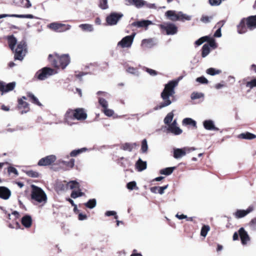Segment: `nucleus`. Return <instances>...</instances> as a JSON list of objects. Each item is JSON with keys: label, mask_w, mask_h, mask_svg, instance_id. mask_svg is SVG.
<instances>
[{"label": "nucleus", "mask_w": 256, "mask_h": 256, "mask_svg": "<svg viewBox=\"0 0 256 256\" xmlns=\"http://www.w3.org/2000/svg\"><path fill=\"white\" fill-rule=\"evenodd\" d=\"M105 215L107 216H114L115 219L118 218V216L116 215V212L115 211H107L105 213Z\"/></svg>", "instance_id": "nucleus-58"}, {"label": "nucleus", "mask_w": 256, "mask_h": 256, "mask_svg": "<svg viewBox=\"0 0 256 256\" xmlns=\"http://www.w3.org/2000/svg\"><path fill=\"white\" fill-rule=\"evenodd\" d=\"M84 204L87 208L92 209L96 206V200L94 198L90 199Z\"/></svg>", "instance_id": "nucleus-38"}, {"label": "nucleus", "mask_w": 256, "mask_h": 256, "mask_svg": "<svg viewBox=\"0 0 256 256\" xmlns=\"http://www.w3.org/2000/svg\"><path fill=\"white\" fill-rule=\"evenodd\" d=\"M56 160V156L54 154H51L42 158L40 160L38 164L40 166H46L54 163Z\"/></svg>", "instance_id": "nucleus-12"}, {"label": "nucleus", "mask_w": 256, "mask_h": 256, "mask_svg": "<svg viewBox=\"0 0 256 256\" xmlns=\"http://www.w3.org/2000/svg\"><path fill=\"white\" fill-rule=\"evenodd\" d=\"M31 198L38 204L44 205L47 202V196L45 192L40 188L32 185Z\"/></svg>", "instance_id": "nucleus-4"}, {"label": "nucleus", "mask_w": 256, "mask_h": 256, "mask_svg": "<svg viewBox=\"0 0 256 256\" xmlns=\"http://www.w3.org/2000/svg\"><path fill=\"white\" fill-rule=\"evenodd\" d=\"M27 96L30 98V100L34 104L38 106H42V104L39 102L38 98L32 92H28L26 93Z\"/></svg>", "instance_id": "nucleus-30"}, {"label": "nucleus", "mask_w": 256, "mask_h": 256, "mask_svg": "<svg viewBox=\"0 0 256 256\" xmlns=\"http://www.w3.org/2000/svg\"><path fill=\"white\" fill-rule=\"evenodd\" d=\"M204 96V94L202 92H192L191 94V98L192 100H196L203 98Z\"/></svg>", "instance_id": "nucleus-45"}, {"label": "nucleus", "mask_w": 256, "mask_h": 256, "mask_svg": "<svg viewBox=\"0 0 256 256\" xmlns=\"http://www.w3.org/2000/svg\"><path fill=\"white\" fill-rule=\"evenodd\" d=\"M136 143L130 144V143H125L122 146V148L124 150H128V152H130L136 146Z\"/></svg>", "instance_id": "nucleus-34"}, {"label": "nucleus", "mask_w": 256, "mask_h": 256, "mask_svg": "<svg viewBox=\"0 0 256 256\" xmlns=\"http://www.w3.org/2000/svg\"><path fill=\"white\" fill-rule=\"evenodd\" d=\"M14 52V59L22 60L27 52L26 42H20Z\"/></svg>", "instance_id": "nucleus-6"}, {"label": "nucleus", "mask_w": 256, "mask_h": 256, "mask_svg": "<svg viewBox=\"0 0 256 256\" xmlns=\"http://www.w3.org/2000/svg\"><path fill=\"white\" fill-rule=\"evenodd\" d=\"M196 81L201 84H207L208 82V80L204 76L198 78Z\"/></svg>", "instance_id": "nucleus-60"}, {"label": "nucleus", "mask_w": 256, "mask_h": 256, "mask_svg": "<svg viewBox=\"0 0 256 256\" xmlns=\"http://www.w3.org/2000/svg\"><path fill=\"white\" fill-rule=\"evenodd\" d=\"M160 26L166 31L167 34H174L177 32V27L173 24L166 23L160 24Z\"/></svg>", "instance_id": "nucleus-14"}, {"label": "nucleus", "mask_w": 256, "mask_h": 256, "mask_svg": "<svg viewBox=\"0 0 256 256\" xmlns=\"http://www.w3.org/2000/svg\"><path fill=\"white\" fill-rule=\"evenodd\" d=\"M209 42V46L212 47L213 48H216V44L215 42V41L214 39L210 40V38H208V40Z\"/></svg>", "instance_id": "nucleus-63"}, {"label": "nucleus", "mask_w": 256, "mask_h": 256, "mask_svg": "<svg viewBox=\"0 0 256 256\" xmlns=\"http://www.w3.org/2000/svg\"><path fill=\"white\" fill-rule=\"evenodd\" d=\"M209 230H210L209 226H203L201 230V232H200L201 236L204 237H206V234H208V232Z\"/></svg>", "instance_id": "nucleus-46"}, {"label": "nucleus", "mask_w": 256, "mask_h": 256, "mask_svg": "<svg viewBox=\"0 0 256 256\" xmlns=\"http://www.w3.org/2000/svg\"><path fill=\"white\" fill-rule=\"evenodd\" d=\"M146 162L142 160L141 158H139L136 164V168L138 172H142L146 168Z\"/></svg>", "instance_id": "nucleus-25"}, {"label": "nucleus", "mask_w": 256, "mask_h": 256, "mask_svg": "<svg viewBox=\"0 0 256 256\" xmlns=\"http://www.w3.org/2000/svg\"><path fill=\"white\" fill-rule=\"evenodd\" d=\"M182 123L186 125H192L193 126H196V122L190 118H184L182 120Z\"/></svg>", "instance_id": "nucleus-41"}, {"label": "nucleus", "mask_w": 256, "mask_h": 256, "mask_svg": "<svg viewBox=\"0 0 256 256\" xmlns=\"http://www.w3.org/2000/svg\"><path fill=\"white\" fill-rule=\"evenodd\" d=\"M209 37L208 36H206L200 38L196 41L195 44L197 46L201 45L204 42L207 41L208 40Z\"/></svg>", "instance_id": "nucleus-51"}, {"label": "nucleus", "mask_w": 256, "mask_h": 256, "mask_svg": "<svg viewBox=\"0 0 256 256\" xmlns=\"http://www.w3.org/2000/svg\"><path fill=\"white\" fill-rule=\"evenodd\" d=\"M8 172L9 174H14L16 176H18V172L17 170L12 166L8 167Z\"/></svg>", "instance_id": "nucleus-56"}, {"label": "nucleus", "mask_w": 256, "mask_h": 256, "mask_svg": "<svg viewBox=\"0 0 256 256\" xmlns=\"http://www.w3.org/2000/svg\"><path fill=\"white\" fill-rule=\"evenodd\" d=\"M135 34L130 36H128L124 37L118 43V46L122 48H130L134 41Z\"/></svg>", "instance_id": "nucleus-10"}, {"label": "nucleus", "mask_w": 256, "mask_h": 256, "mask_svg": "<svg viewBox=\"0 0 256 256\" xmlns=\"http://www.w3.org/2000/svg\"><path fill=\"white\" fill-rule=\"evenodd\" d=\"M99 6L102 10L107 9L108 8V0H100Z\"/></svg>", "instance_id": "nucleus-50"}, {"label": "nucleus", "mask_w": 256, "mask_h": 256, "mask_svg": "<svg viewBox=\"0 0 256 256\" xmlns=\"http://www.w3.org/2000/svg\"><path fill=\"white\" fill-rule=\"evenodd\" d=\"M168 130L174 135H179L182 132V130L177 126H168Z\"/></svg>", "instance_id": "nucleus-29"}, {"label": "nucleus", "mask_w": 256, "mask_h": 256, "mask_svg": "<svg viewBox=\"0 0 256 256\" xmlns=\"http://www.w3.org/2000/svg\"><path fill=\"white\" fill-rule=\"evenodd\" d=\"M73 190L71 194V197L73 198H76L78 197L82 196L84 194L80 192V190Z\"/></svg>", "instance_id": "nucleus-43"}, {"label": "nucleus", "mask_w": 256, "mask_h": 256, "mask_svg": "<svg viewBox=\"0 0 256 256\" xmlns=\"http://www.w3.org/2000/svg\"><path fill=\"white\" fill-rule=\"evenodd\" d=\"M6 40L10 48L12 50L14 51L15 46L17 43V39L13 35H11L7 36Z\"/></svg>", "instance_id": "nucleus-24"}, {"label": "nucleus", "mask_w": 256, "mask_h": 256, "mask_svg": "<svg viewBox=\"0 0 256 256\" xmlns=\"http://www.w3.org/2000/svg\"><path fill=\"white\" fill-rule=\"evenodd\" d=\"M238 32L240 34H244L246 32L244 20H242L240 24L238 26Z\"/></svg>", "instance_id": "nucleus-31"}, {"label": "nucleus", "mask_w": 256, "mask_h": 256, "mask_svg": "<svg viewBox=\"0 0 256 256\" xmlns=\"http://www.w3.org/2000/svg\"><path fill=\"white\" fill-rule=\"evenodd\" d=\"M181 79L182 78L180 77L177 80L170 81L165 85L164 88L161 94V96L164 102L154 107V110H156L161 109L171 104L172 102L170 100V96L174 94V88L178 85V81Z\"/></svg>", "instance_id": "nucleus-1"}, {"label": "nucleus", "mask_w": 256, "mask_h": 256, "mask_svg": "<svg viewBox=\"0 0 256 256\" xmlns=\"http://www.w3.org/2000/svg\"><path fill=\"white\" fill-rule=\"evenodd\" d=\"M26 174L32 178H38L39 176V174L37 172L32 170L26 171Z\"/></svg>", "instance_id": "nucleus-47"}, {"label": "nucleus", "mask_w": 256, "mask_h": 256, "mask_svg": "<svg viewBox=\"0 0 256 256\" xmlns=\"http://www.w3.org/2000/svg\"><path fill=\"white\" fill-rule=\"evenodd\" d=\"M246 86L252 88L254 86H256V79L252 80L250 82H248L246 83Z\"/></svg>", "instance_id": "nucleus-61"}, {"label": "nucleus", "mask_w": 256, "mask_h": 256, "mask_svg": "<svg viewBox=\"0 0 256 256\" xmlns=\"http://www.w3.org/2000/svg\"><path fill=\"white\" fill-rule=\"evenodd\" d=\"M103 112L104 114L108 116H111L114 114V110L108 108V107L104 108Z\"/></svg>", "instance_id": "nucleus-55"}, {"label": "nucleus", "mask_w": 256, "mask_h": 256, "mask_svg": "<svg viewBox=\"0 0 256 256\" xmlns=\"http://www.w3.org/2000/svg\"><path fill=\"white\" fill-rule=\"evenodd\" d=\"M238 138L246 140H252L256 138V135L249 132H246L240 134L238 136Z\"/></svg>", "instance_id": "nucleus-28"}, {"label": "nucleus", "mask_w": 256, "mask_h": 256, "mask_svg": "<svg viewBox=\"0 0 256 256\" xmlns=\"http://www.w3.org/2000/svg\"><path fill=\"white\" fill-rule=\"evenodd\" d=\"M174 169V167L166 168L160 170V173L161 174L168 176L170 174L173 172Z\"/></svg>", "instance_id": "nucleus-36"}, {"label": "nucleus", "mask_w": 256, "mask_h": 256, "mask_svg": "<svg viewBox=\"0 0 256 256\" xmlns=\"http://www.w3.org/2000/svg\"><path fill=\"white\" fill-rule=\"evenodd\" d=\"M11 194V192L9 189L4 186H0V198L8 200Z\"/></svg>", "instance_id": "nucleus-20"}, {"label": "nucleus", "mask_w": 256, "mask_h": 256, "mask_svg": "<svg viewBox=\"0 0 256 256\" xmlns=\"http://www.w3.org/2000/svg\"><path fill=\"white\" fill-rule=\"evenodd\" d=\"M168 187V185H166L164 186H154L150 188V192L152 193L156 194L158 193L160 194H162L164 193V191Z\"/></svg>", "instance_id": "nucleus-26"}, {"label": "nucleus", "mask_w": 256, "mask_h": 256, "mask_svg": "<svg viewBox=\"0 0 256 256\" xmlns=\"http://www.w3.org/2000/svg\"><path fill=\"white\" fill-rule=\"evenodd\" d=\"M6 17H14L18 18H34V16L31 14H0V19Z\"/></svg>", "instance_id": "nucleus-22"}, {"label": "nucleus", "mask_w": 256, "mask_h": 256, "mask_svg": "<svg viewBox=\"0 0 256 256\" xmlns=\"http://www.w3.org/2000/svg\"><path fill=\"white\" fill-rule=\"evenodd\" d=\"M86 148H82L76 150H74L70 152V155L71 156H76L83 152L86 151Z\"/></svg>", "instance_id": "nucleus-44"}, {"label": "nucleus", "mask_w": 256, "mask_h": 256, "mask_svg": "<svg viewBox=\"0 0 256 256\" xmlns=\"http://www.w3.org/2000/svg\"><path fill=\"white\" fill-rule=\"evenodd\" d=\"M246 22L247 26L250 30L256 28V15L248 17L246 20Z\"/></svg>", "instance_id": "nucleus-21"}, {"label": "nucleus", "mask_w": 256, "mask_h": 256, "mask_svg": "<svg viewBox=\"0 0 256 256\" xmlns=\"http://www.w3.org/2000/svg\"><path fill=\"white\" fill-rule=\"evenodd\" d=\"M165 15L169 20L172 21L190 20H191V16L186 15L182 12L168 10L165 13Z\"/></svg>", "instance_id": "nucleus-5"}, {"label": "nucleus", "mask_w": 256, "mask_h": 256, "mask_svg": "<svg viewBox=\"0 0 256 256\" xmlns=\"http://www.w3.org/2000/svg\"><path fill=\"white\" fill-rule=\"evenodd\" d=\"M238 234L240 238V240H248L249 236L248 232L243 228H241L238 230Z\"/></svg>", "instance_id": "nucleus-33"}, {"label": "nucleus", "mask_w": 256, "mask_h": 256, "mask_svg": "<svg viewBox=\"0 0 256 256\" xmlns=\"http://www.w3.org/2000/svg\"><path fill=\"white\" fill-rule=\"evenodd\" d=\"M48 60L56 68H64L70 63V59L68 54L61 56L56 54H50Z\"/></svg>", "instance_id": "nucleus-3"}, {"label": "nucleus", "mask_w": 256, "mask_h": 256, "mask_svg": "<svg viewBox=\"0 0 256 256\" xmlns=\"http://www.w3.org/2000/svg\"><path fill=\"white\" fill-rule=\"evenodd\" d=\"M136 182L133 181L128 183L126 186L128 189L132 190L136 187Z\"/></svg>", "instance_id": "nucleus-59"}, {"label": "nucleus", "mask_w": 256, "mask_h": 256, "mask_svg": "<svg viewBox=\"0 0 256 256\" xmlns=\"http://www.w3.org/2000/svg\"><path fill=\"white\" fill-rule=\"evenodd\" d=\"M203 126L204 128L208 130L218 131L219 128L216 126L214 122L212 120L204 121Z\"/></svg>", "instance_id": "nucleus-17"}, {"label": "nucleus", "mask_w": 256, "mask_h": 256, "mask_svg": "<svg viewBox=\"0 0 256 256\" xmlns=\"http://www.w3.org/2000/svg\"><path fill=\"white\" fill-rule=\"evenodd\" d=\"M196 150L194 148L184 147L182 148H174V157L176 158H180L184 156L186 153H189L191 151Z\"/></svg>", "instance_id": "nucleus-9"}, {"label": "nucleus", "mask_w": 256, "mask_h": 256, "mask_svg": "<svg viewBox=\"0 0 256 256\" xmlns=\"http://www.w3.org/2000/svg\"><path fill=\"white\" fill-rule=\"evenodd\" d=\"M122 16L121 13L112 12L107 16L106 22L108 25H115Z\"/></svg>", "instance_id": "nucleus-11"}, {"label": "nucleus", "mask_w": 256, "mask_h": 256, "mask_svg": "<svg viewBox=\"0 0 256 256\" xmlns=\"http://www.w3.org/2000/svg\"><path fill=\"white\" fill-rule=\"evenodd\" d=\"M146 4V1L143 0H135L134 5L137 8H140Z\"/></svg>", "instance_id": "nucleus-42"}, {"label": "nucleus", "mask_w": 256, "mask_h": 256, "mask_svg": "<svg viewBox=\"0 0 256 256\" xmlns=\"http://www.w3.org/2000/svg\"><path fill=\"white\" fill-rule=\"evenodd\" d=\"M220 70H216L214 68H209L206 70V73L211 76L218 74H220Z\"/></svg>", "instance_id": "nucleus-40"}, {"label": "nucleus", "mask_w": 256, "mask_h": 256, "mask_svg": "<svg viewBox=\"0 0 256 256\" xmlns=\"http://www.w3.org/2000/svg\"><path fill=\"white\" fill-rule=\"evenodd\" d=\"M16 86V82H14L6 84L2 81H0V92H2V94L12 90Z\"/></svg>", "instance_id": "nucleus-13"}, {"label": "nucleus", "mask_w": 256, "mask_h": 256, "mask_svg": "<svg viewBox=\"0 0 256 256\" xmlns=\"http://www.w3.org/2000/svg\"><path fill=\"white\" fill-rule=\"evenodd\" d=\"M99 104L104 108H106L108 106V102L102 98H99Z\"/></svg>", "instance_id": "nucleus-53"}, {"label": "nucleus", "mask_w": 256, "mask_h": 256, "mask_svg": "<svg viewBox=\"0 0 256 256\" xmlns=\"http://www.w3.org/2000/svg\"><path fill=\"white\" fill-rule=\"evenodd\" d=\"M18 102L20 107L28 108V104L27 102L22 100V99H19Z\"/></svg>", "instance_id": "nucleus-54"}, {"label": "nucleus", "mask_w": 256, "mask_h": 256, "mask_svg": "<svg viewBox=\"0 0 256 256\" xmlns=\"http://www.w3.org/2000/svg\"><path fill=\"white\" fill-rule=\"evenodd\" d=\"M79 28L84 32H91L94 30V27L92 24H81L79 25Z\"/></svg>", "instance_id": "nucleus-32"}, {"label": "nucleus", "mask_w": 256, "mask_h": 256, "mask_svg": "<svg viewBox=\"0 0 256 256\" xmlns=\"http://www.w3.org/2000/svg\"><path fill=\"white\" fill-rule=\"evenodd\" d=\"M23 226L26 228H29L32 224V218L29 215H26L23 216L21 220Z\"/></svg>", "instance_id": "nucleus-23"}, {"label": "nucleus", "mask_w": 256, "mask_h": 256, "mask_svg": "<svg viewBox=\"0 0 256 256\" xmlns=\"http://www.w3.org/2000/svg\"><path fill=\"white\" fill-rule=\"evenodd\" d=\"M57 73V72L54 70L49 68H44L40 70H39L36 74V76L38 79L42 80H44L48 76Z\"/></svg>", "instance_id": "nucleus-7"}, {"label": "nucleus", "mask_w": 256, "mask_h": 256, "mask_svg": "<svg viewBox=\"0 0 256 256\" xmlns=\"http://www.w3.org/2000/svg\"><path fill=\"white\" fill-rule=\"evenodd\" d=\"M74 165V160L72 158L69 162H67L66 166L72 168Z\"/></svg>", "instance_id": "nucleus-62"}, {"label": "nucleus", "mask_w": 256, "mask_h": 256, "mask_svg": "<svg viewBox=\"0 0 256 256\" xmlns=\"http://www.w3.org/2000/svg\"><path fill=\"white\" fill-rule=\"evenodd\" d=\"M174 118V114L172 112H169L164 119V122L166 124H170Z\"/></svg>", "instance_id": "nucleus-39"}, {"label": "nucleus", "mask_w": 256, "mask_h": 256, "mask_svg": "<svg viewBox=\"0 0 256 256\" xmlns=\"http://www.w3.org/2000/svg\"><path fill=\"white\" fill-rule=\"evenodd\" d=\"M126 71L132 74H133L135 76H138L139 72L138 70L136 68H134L133 67H129L126 70Z\"/></svg>", "instance_id": "nucleus-52"}, {"label": "nucleus", "mask_w": 256, "mask_h": 256, "mask_svg": "<svg viewBox=\"0 0 256 256\" xmlns=\"http://www.w3.org/2000/svg\"><path fill=\"white\" fill-rule=\"evenodd\" d=\"M155 44L156 43L152 39H144L142 42V46L146 48H150Z\"/></svg>", "instance_id": "nucleus-27"}, {"label": "nucleus", "mask_w": 256, "mask_h": 256, "mask_svg": "<svg viewBox=\"0 0 256 256\" xmlns=\"http://www.w3.org/2000/svg\"><path fill=\"white\" fill-rule=\"evenodd\" d=\"M254 208L253 206H250L246 210H238L234 214V216L236 218H240L244 217L249 213L253 211Z\"/></svg>", "instance_id": "nucleus-16"}, {"label": "nucleus", "mask_w": 256, "mask_h": 256, "mask_svg": "<svg viewBox=\"0 0 256 256\" xmlns=\"http://www.w3.org/2000/svg\"><path fill=\"white\" fill-rule=\"evenodd\" d=\"M78 112H74V110H67L64 116V122L70 126L74 124L72 120H75L74 115L76 114Z\"/></svg>", "instance_id": "nucleus-15"}, {"label": "nucleus", "mask_w": 256, "mask_h": 256, "mask_svg": "<svg viewBox=\"0 0 256 256\" xmlns=\"http://www.w3.org/2000/svg\"><path fill=\"white\" fill-rule=\"evenodd\" d=\"M181 79L182 78L180 77L177 80L170 81L165 85L164 88L161 94V96L164 102L154 107V110H156L161 109L171 104L172 102L170 100V96L174 94V88L178 85V81Z\"/></svg>", "instance_id": "nucleus-2"}, {"label": "nucleus", "mask_w": 256, "mask_h": 256, "mask_svg": "<svg viewBox=\"0 0 256 256\" xmlns=\"http://www.w3.org/2000/svg\"><path fill=\"white\" fill-rule=\"evenodd\" d=\"M148 149V146L147 144V141L146 139L142 140V148L141 150L142 152H146Z\"/></svg>", "instance_id": "nucleus-49"}, {"label": "nucleus", "mask_w": 256, "mask_h": 256, "mask_svg": "<svg viewBox=\"0 0 256 256\" xmlns=\"http://www.w3.org/2000/svg\"><path fill=\"white\" fill-rule=\"evenodd\" d=\"M48 27L54 31L61 32L69 30L71 28V26L58 22H52L48 25Z\"/></svg>", "instance_id": "nucleus-8"}, {"label": "nucleus", "mask_w": 256, "mask_h": 256, "mask_svg": "<svg viewBox=\"0 0 256 256\" xmlns=\"http://www.w3.org/2000/svg\"><path fill=\"white\" fill-rule=\"evenodd\" d=\"M212 18V16H202L200 18V21L204 23H208L210 22V20Z\"/></svg>", "instance_id": "nucleus-57"}, {"label": "nucleus", "mask_w": 256, "mask_h": 256, "mask_svg": "<svg viewBox=\"0 0 256 256\" xmlns=\"http://www.w3.org/2000/svg\"><path fill=\"white\" fill-rule=\"evenodd\" d=\"M210 52V48L208 44H204L202 46V56L203 58L206 56Z\"/></svg>", "instance_id": "nucleus-37"}, {"label": "nucleus", "mask_w": 256, "mask_h": 256, "mask_svg": "<svg viewBox=\"0 0 256 256\" xmlns=\"http://www.w3.org/2000/svg\"><path fill=\"white\" fill-rule=\"evenodd\" d=\"M9 227H10L11 228H12L18 229V228H20V224L18 222H16L13 224H9Z\"/></svg>", "instance_id": "nucleus-64"}, {"label": "nucleus", "mask_w": 256, "mask_h": 256, "mask_svg": "<svg viewBox=\"0 0 256 256\" xmlns=\"http://www.w3.org/2000/svg\"><path fill=\"white\" fill-rule=\"evenodd\" d=\"M152 24V21L149 20H142L132 22V26L137 28H144L147 29L148 26Z\"/></svg>", "instance_id": "nucleus-18"}, {"label": "nucleus", "mask_w": 256, "mask_h": 256, "mask_svg": "<svg viewBox=\"0 0 256 256\" xmlns=\"http://www.w3.org/2000/svg\"><path fill=\"white\" fill-rule=\"evenodd\" d=\"M74 112H78V114L74 115L75 120H86L87 117V114L82 108H77L74 110Z\"/></svg>", "instance_id": "nucleus-19"}, {"label": "nucleus", "mask_w": 256, "mask_h": 256, "mask_svg": "<svg viewBox=\"0 0 256 256\" xmlns=\"http://www.w3.org/2000/svg\"><path fill=\"white\" fill-rule=\"evenodd\" d=\"M21 4L22 7L26 8L32 6V4L30 0H21Z\"/></svg>", "instance_id": "nucleus-48"}, {"label": "nucleus", "mask_w": 256, "mask_h": 256, "mask_svg": "<svg viewBox=\"0 0 256 256\" xmlns=\"http://www.w3.org/2000/svg\"><path fill=\"white\" fill-rule=\"evenodd\" d=\"M67 186L71 190L80 188V184L76 180H72L67 183Z\"/></svg>", "instance_id": "nucleus-35"}]
</instances>
